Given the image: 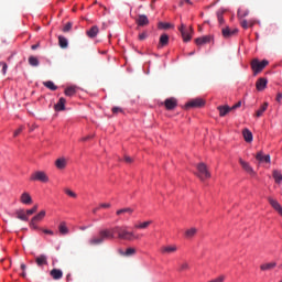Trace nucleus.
<instances>
[{
  "mask_svg": "<svg viewBox=\"0 0 282 282\" xmlns=\"http://www.w3.org/2000/svg\"><path fill=\"white\" fill-rule=\"evenodd\" d=\"M196 45H206V43H210V35H205L203 37H197L195 40Z\"/></svg>",
  "mask_w": 282,
  "mask_h": 282,
  "instance_id": "24",
  "label": "nucleus"
},
{
  "mask_svg": "<svg viewBox=\"0 0 282 282\" xmlns=\"http://www.w3.org/2000/svg\"><path fill=\"white\" fill-rule=\"evenodd\" d=\"M137 24L141 28H144V25H149V18L145 14H140L137 19Z\"/></svg>",
  "mask_w": 282,
  "mask_h": 282,
  "instance_id": "19",
  "label": "nucleus"
},
{
  "mask_svg": "<svg viewBox=\"0 0 282 282\" xmlns=\"http://www.w3.org/2000/svg\"><path fill=\"white\" fill-rule=\"evenodd\" d=\"M22 276H23V279H25V276H26V273H25V272H23V273H22Z\"/></svg>",
  "mask_w": 282,
  "mask_h": 282,
  "instance_id": "64",
  "label": "nucleus"
},
{
  "mask_svg": "<svg viewBox=\"0 0 282 282\" xmlns=\"http://www.w3.org/2000/svg\"><path fill=\"white\" fill-rule=\"evenodd\" d=\"M164 105H165V108L169 111H171V110L175 109V107H177V99L169 98V99L165 100Z\"/></svg>",
  "mask_w": 282,
  "mask_h": 282,
  "instance_id": "13",
  "label": "nucleus"
},
{
  "mask_svg": "<svg viewBox=\"0 0 282 282\" xmlns=\"http://www.w3.org/2000/svg\"><path fill=\"white\" fill-rule=\"evenodd\" d=\"M30 228H32L33 230H41L40 227L36 226V223L34 220H31L29 224Z\"/></svg>",
  "mask_w": 282,
  "mask_h": 282,
  "instance_id": "45",
  "label": "nucleus"
},
{
  "mask_svg": "<svg viewBox=\"0 0 282 282\" xmlns=\"http://www.w3.org/2000/svg\"><path fill=\"white\" fill-rule=\"evenodd\" d=\"M195 235H197V228H195V227H192V228L185 230L186 239H193V237H195Z\"/></svg>",
  "mask_w": 282,
  "mask_h": 282,
  "instance_id": "27",
  "label": "nucleus"
},
{
  "mask_svg": "<svg viewBox=\"0 0 282 282\" xmlns=\"http://www.w3.org/2000/svg\"><path fill=\"white\" fill-rule=\"evenodd\" d=\"M246 17H248L246 9H239L238 19L240 21V24L245 30H248V21L246 20Z\"/></svg>",
  "mask_w": 282,
  "mask_h": 282,
  "instance_id": "8",
  "label": "nucleus"
},
{
  "mask_svg": "<svg viewBox=\"0 0 282 282\" xmlns=\"http://www.w3.org/2000/svg\"><path fill=\"white\" fill-rule=\"evenodd\" d=\"M273 178L275 180L276 184H281V182H282L281 172H279L278 170H274L273 171Z\"/></svg>",
  "mask_w": 282,
  "mask_h": 282,
  "instance_id": "35",
  "label": "nucleus"
},
{
  "mask_svg": "<svg viewBox=\"0 0 282 282\" xmlns=\"http://www.w3.org/2000/svg\"><path fill=\"white\" fill-rule=\"evenodd\" d=\"M25 268H26L25 264L22 263L21 264V270H25Z\"/></svg>",
  "mask_w": 282,
  "mask_h": 282,
  "instance_id": "63",
  "label": "nucleus"
},
{
  "mask_svg": "<svg viewBox=\"0 0 282 282\" xmlns=\"http://www.w3.org/2000/svg\"><path fill=\"white\" fill-rule=\"evenodd\" d=\"M275 100H276V102H281V100H282V94L281 93L276 94Z\"/></svg>",
  "mask_w": 282,
  "mask_h": 282,
  "instance_id": "55",
  "label": "nucleus"
},
{
  "mask_svg": "<svg viewBox=\"0 0 282 282\" xmlns=\"http://www.w3.org/2000/svg\"><path fill=\"white\" fill-rule=\"evenodd\" d=\"M112 113H122V108H120V107H113V108H112Z\"/></svg>",
  "mask_w": 282,
  "mask_h": 282,
  "instance_id": "49",
  "label": "nucleus"
},
{
  "mask_svg": "<svg viewBox=\"0 0 282 282\" xmlns=\"http://www.w3.org/2000/svg\"><path fill=\"white\" fill-rule=\"evenodd\" d=\"M118 252L121 257H133L135 254V248H128L126 251L119 249Z\"/></svg>",
  "mask_w": 282,
  "mask_h": 282,
  "instance_id": "22",
  "label": "nucleus"
},
{
  "mask_svg": "<svg viewBox=\"0 0 282 282\" xmlns=\"http://www.w3.org/2000/svg\"><path fill=\"white\" fill-rule=\"evenodd\" d=\"M58 45H59V47H62V50H67L69 42L66 40L65 36L59 35L58 36Z\"/></svg>",
  "mask_w": 282,
  "mask_h": 282,
  "instance_id": "26",
  "label": "nucleus"
},
{
  "mask_svg": "<svg viewBox=\"0 0 282 282\" xmlns=\"http://www.w3.org/2000/svg\"><path fill=\"white\" fill-rule=\"evenodd\" d=\"M98 32H100V30L97 25H94L86 32V34L88 39H96V36H98Z\"/></svg>",
  "mask_w": 282,
  "mask_h": 282,
  "instance_id": "17",
  "label": "nucleus"
},
{
  "mask_svg": "<svg viewBox=\"0 0 282 282\" xmlns=\"http://www.w3.org/2000/svg\"><path fill=\"white\" fill-rule=\"evenodd\" d=\"M158 0H152V4H151V9L155 10V6H153V3H155Z\"/></svg>",
  "mask_w": 282,
  "mask_h": 282,
  "instance_id": "61",
  "label": "nucleus"
},
{
  "mask_svg": "<svg viewBox=\"0 0 282 282\" xmlns=\"http://www.w3.org/2000/svg\"><path fill=\"white\" fill-rule=\"evenodd\" d=\"M91 138H94V134L84 137L82 138V142H87V140H91Z\"/></svg>",
  "mask_w": 282,
  "mask_h": 282,
  "instance_id": "54",
  "label": "nucleus"
},
{
  "mask_svg": "<svg viewBox=\"0 0 282 282\" xmlns=\"http://www.w3.org/2000/svg\"><path fill=\"white\" fill-rule=\"evenodd\" d=\"M44 87H46L47 89H51V91H56L58 89L57 86L54 85V82L48 80V82H44L43 83Z\"/></svg>",
  "mask_w": 282,
  "mask_h": 282,
  "instance_id": "34",
  "label": "nucleus"
},
{
  "mask_svg": "<svg viewBox=\"0 0 282 282\" xmlns=\"http://www.w3.org/2000/svg\"><path fill=\"white\" fill-rule=\"evenodd\" d=\"M268 65H269L268 59H263L262 62H259V59H253L251 62V69L253 72V76L261 74V72H263V69H265Z\"/></svg>",
  "mask_w": 282,
  "mask_h": 282,
  "instance_id": "2",
  "label": "nucleus"
},
{
  "mask_svg": "<svg viewBox=\"0 0 282 282\" xmlns=\"http://www.w3.org/2000/svg\"><path fill=\"white\" fill-rule=\"evenodd\" d=\"M35 263L39 265V268H42V265H47V256L41 254L35 258Z\"/></svg>",
  "mask_w": 282,
  "mask_h": 282,
  "instance_id": "18",
  "label": "nucleus"
},
{
  "mask_svg": "<svg viewBox=\"0 0 282 282\" xmlns=\"http://www.w3.org/2000/svg\"><path fill=\"white\" fill-rule=\"evenodd\" d=\"M162 254H175L177 252V246L176 245H169L161 248Z\"/></svg>",
  "mask_w": 282,
  "mask_h": 282,
  "instance_id": "10",
  "label": "nucleus"
},
{
  "mask_svg": "<svg viewBox=\"0 0 282 282\" xmlns=\"http://www.w3.org/2000/svg\"><path fill=\"white\" fill-rule=\"evenodd\" d=\"M45 218V210H41L37 215H35L31 221H35L37 224V221H43V219Z\"/></svg>",
  "mask_w": 282,
  "mask_h": 282,
  "instance_id": "31",
  "label": "nucleus"
},
{
  "mask_svg": "<svg viewBox=\"0 0 282 282\" xmlns=\"http://www.w3.org/2000/svg\"><path fill=\"white\" fill-rule=\"evenodd\" d=\"M242 135L245 138V141L248 142V128H245V130L242 131Z\"/></svg>",
  "mask_w": 282,
  "mask_h": 282,
  "instance_id": "51",
  "label": "nucleus"
},
{
  "mask_svg": "<svg viewBox=\"0 0 282 282\" xmlns=\"http://www.w3.org/2000/svg\"><path fill=\"white\" fill-rule=\"evenodd\" d=\"M50 275L52 276V279H54V281H61V279H63V270L52 269L50 271Z\"/></svg>",
  "mask_w": 282,
  "mask_h": 282,
  "instance_id": "12",
  "label": "nucleus"
},
{
  "mask_svg": "<svg viewBox=\"0 0 282 282\" xmlns=\"http://www.w3.org/2000/svg\"><path fill=\"white\" fill-rule=\"evenodd\" d=\"M256 87H257L258 91H263V89H265V87H268V78H265V77L259 78L256 83Z\"/></svg>",
  "mask_w": 282,
  "mask_h": 282,
  "instance_id": "11",
  "label": "nucleus"
},
{
  "mask_svg": "<svg viewBox=\"0 0 282 282\" xmlns=\"http://www.w3.org/2000/svg\"><path fill=\"white\" fill-rule=\"evenodd\" d=\"M206 105V101L202 98H195L191 99L186 105L185 109H199L200 107H204Z\"/></svg>",
  "mask_w": 282,
  "mask_h": 282,
  "instance_id": "4",
  "label": "nucleus"
},
{
  "mask_svg": "<svg viewBox=\"0 0 282 282\" xmlns=\"http://www.w3.org/2000/svg\"><path fill=\"white\" fill-rule=\"evenodd\" d=\"M273 268H276V262L264 263L260 267L263 271L273 270Z\"/></svg>",
  "mask_w": 282,
  "mask_h": 282,
  "instance_id": "32",
  "label": "nucleus"
},
{
  "mask_svg": "<svg viewBox=\"0 0 282 282\" xmlns=\"http://www.w3.org/2000/svg\"><path fill=\"white\" fill-rule=\"evenodd\" d=\"M55 166L59 171H63L67 166V160L65 158H59L55 161Z\"/></svg>",
  "mask_w": 282,
  "mask_h": 282,
  "instance_id": "20",
  "label": "nucleus"
},
{
  "mask_svg": "<svg viewBox=\"0 0 282 282\" xmlns=\"http://www.w3.org/2000/svg\"><path fill=\"white\" fill-rule=\"evenodd\" d=\"M122 239L123 241H133V239H140V236H137L133 231L127 230L126 226H116L112 229H101L97 237H93L88 243L90 246H100L105 243L106 239Z\"/></svg>",
  "mask_w": 282,
  "mask_h": 282,
  "instance_id": "1",
  "label": "nucleus"
},
{
  "mask_svg": "<svg viewBox=\"0 0 282 282\" xmlns=\"http://www.w3.org/2000/svg\"><path fill=\"white\" fill-rule=\"evenodd\" d=\"M166 45H169V34L163 33V34L160 36L158 47H159V50H162V47H166Z\"/></svg>",
  "mask_w": 282,
  "mask_h": 282,
  "instance_id": "14",
  "label": "nucleus"
},
{
  "mask_svg": "<svg viewBox=\"0 0 282 282\" xmlns=\"http://www.w3.org/2000/svg\"><path fill=\"white\" fill-rule=\"evenodd\" d=\"M0 66H2V74L6 75L8 72V64H6V62H0Z\"/></svg>",
  "mask_w": 282,
  "mask_h": 282,
  "instance_id": "46",
  "label": "nucleus"
},
{
  "mask_svg": "<svg viewBox=\"0 0 282 282\" xmlns=\"http://www.w3.org/2000/svg\"><path fill=\"white\" fill-rule=\"evenodd\" d=\"M20 202L22 204H25L26 206H30V204H32V196H30V193L24 192L22 193V195L20 196Z\"/></svg>",
  "mask_w": 282,
  "mask_h": 282,
  "instance_id": "16",
  "label": "nucleus"
},
{
  "mask_svg": "<svg viewBox=\"0 0 282 282\" xmlns=\"http://www.w3.org/2000/svg\"><path fill=\"white\" fill-rule=\"evenodd\" d=\"M29 65H31L32 67H39V58H36L35 56H30Z\"/></svg>",
  "mask_w": 282,
  "mask_h": 282,
  "instance_id": "37",
  "label": "nucleus"
},
{
  "mask_svg": "<svg viewBox=\"0 0 282 282\" xmlns=\"http://www.w3.org/2000/svg\"><path fill=\"white\" fill-rule=\"evenodd\" d=\"M226 280V278L224 275H220L218 278H215L214 280H210L208 282H224Z\"/></svg>",
  "mask_w": 282,
  "mask_h": 282,
  "instance_id": "47",
  "label": "nucleus"
},
{
  "mask_svg": "<svg viewBox=\"0 0 282 282\" xmlns=\"http://www.w3.org/2000/svg\"><path fill=\"white\" fill-rule=\"evenodd\" d=\"M100 208H101V207H96V208H94V209H93L94 215H96V213H98V210H100Z\"/></svg>",
  "mask_w": 282,
  "mask_h": 282,
  "instance_id": "60",
  "label": "nucleus"
},
{
  "mask_svg": "<svg viewBox=\"0 0 282 282\" xmlns=\"http://www.w3.org/2000/svg\"><path fill=\"white\" fill-rule=\"evenodd\" d=\"M36 47H39V45H36V44H35V45H32V46H31V50H36Z\"/></svg>",
  "mask_w": 282,
  "mask_h": 282,
  "instance_id": "62",
  "label": "nucleus"
},
{
  "mask_svg": "<svg viewBox=\"0 0 282 282\" xmlns=\"http://www.w3.org/2000/svg\"><path fill=\"white\" fill-rule=\"evenodd\" d=\"M197 177H199V180L204 181L210 178V172L208 171V166H206L204 163H199L197 165Z\"/></svg>",
  "mask_w": 282,
  "mask_h": 282,
  "instance_id": "3",
  "label": "nucleus"
},
{
  "mask_svg": "<svg viewBox=\"0 0 282 282\" xmlns=\"http://www.w3.org/2000/svg\"><path fill=\"white\" fill-rule=\"evenodd\" d=\"M30 180L31 182H43V183L50 182V177L43 171H37L33 173Z\"/></svg>",
  "mask_w": 282,
  "mask_h": 282,
  "instance_id": "5",
  "label": "nucleus"
},
{
  "mask_svg": "<svg viewBox=\"0 0 282 282\" xmlns=\"http://www.w3.org/2000/svg\"><path fill=\"white\" fill-rule=\"evenodd\" d=\"M252 140H253L252 133L248 131V142H252Z\"/></svg>",
  "mask_w": 282,
  "mask_h": 282,
  "instance_id": "57",
  "label": "nucleus"
},
{
  "mask_svg": "<svg viewBox=\"0 0 282 282\" xmlns=\"http://www.w3.org/2000/svg\"><path fill=\"white\" fill-rule=\"evenodd\" d=\"M239 107H241V101H238L236 105H234L232 107L229 106H219L218 107V111H219V116L221 118H224V116H227L228 113H230V111L235 110V109H239Z\"/></svg>",
  "mask_w": 282,
  "mask_h": 282,
  "instance_id": "6",
  "label": "nucleus"
},
{
  "mask_svg": "<svg viewBox=\"0 0 282 282\" xmlns=\"http://www.w3.org/2000/svg\"><path fill=\"white\" fill-rule=\"evenodd\" d=\"M124 162H126V164H131L132 162H133V159L131 158V156H124Z\"/></svg>",
  "mask_w": 282,
  "mask_h": 282,
  "instance_id": "50",
  "label": "nucleus"
},
{
  "mask_svg": "<svg viewBox=\"0 0 282 282\" xmlns=\"http://www.w3.org/2000/svg\"><path fill=\"white\" fill-rule=\"evenodd\" d=\"M178 31L182 34V39L184 41V43H188V41H191V39H193V36H191V32H193V26L188 29H186V25L184 23L181 24V26L178 28Z\"/></svg>",
  "mask_w": 282,
  "mask_h": 282,
  "instance_id": "7",
  "label": "nucleus"
},
{
  "mask_svg": "<svg viewBox=\"0 0 282 282\" xmlns=\"http://www.w3.org/2000/svg\"><path fill=\"white\" fill-rule=\"evenodd\" d=\"M24 127L21 126L18 130L14 131L13 135L17 138V135L21 134L23 132Z\"/></svg>",
  "mask_w": 282,
  "mask_h": 282,
  "instance_id": "48",
  "label": "nucleus"
},
{
  "mask_svg": "<svg viewBox=\"0 0 282 282\" xmlns=\"http://www.w3.org/2000/svg\"><path fill=\"white\" fill-rule=\"evenodd\" d=\"M189 265H188V262H183L180 267V272H184L186 270H189Z\"/></svg>",
  "mask_w": 282,
  "mask_h": 282,
  "instance_id": "42",
  "label": "nucleus"
},
{
  "mask_svg": "<svg viewBox=\"0 0 282 282\" xmlns=\"http://www.w3.org/2000/svg\"><path fill=\"white\" fill-rule=\"evenodd\" d=\"M42 231L44 232V235H54V231L50 229H43Z\"/></svg>",
  "mask_w": 282,
  "mask_h": 282,
  "instance_id": "56",
  "label": "nucleus"
},
{
  "mask_svg": "<svg viewBox=\"0 0 282 282\" xmlns=\"http://www.w3.org/2000/svg\"><path fill=\"white\" fill-rule=\"evenodd\" d=\"M17 218L20 219L21 221H28L29 216H28V212L20 209L15 213Z\"/></svg>",
  "mask_w": 282,
  "mask_h": 282,
  "instance_id": "25",
  "label": "nucleus"
},
{
  "mask_svg": "<svg viewBox=\"0 0 282 282\" xmlns=\"http://www.w3.org/2000/svg\"><path fill=\"white\" fill-rule=\"evenodd\" d=\"M58 230L61 235H69V228H67V224L65 221L59 224Z\"/></svg>",
  "mask_w": 282,
  "mask_h": 282,
  "instance_id": "28",
  "label": "nucleus"
},
{
  "mask_svg": "<svg viewBox=\"0 0 282 282\" xmlns=\"http://www.w3.org/2000/svg\"><path fill=\"white\" fill-rule=\"evenodd\" d=\"M226 12V10H218L217 11V19H218V23L220 25H224V13Z\"/></svg>",
  "mask_w": 282,
  "mask_h": 282,
  "instance_id": "36",
  "label": "nucleus"
},
{
  "mask_svg": "<svg viewBox=\"0 0 282 282\" xmlns=\"http://www.w3.org/2000/svg\"><path fill=\"white\" fill-rule=\"evenodd\" d=\"M73 28L72 22H67L64 28H63V32H69Z\"/></svg>",
  "mask_w": 282,
  "mask_h": 282,
  "instance_id": "44",
  "label": "nucleus"
},
{
  "mask_svg": "<svg viewBox=\"0 0 282 282\" xmlns=\"http://www.w3.org/2000/svg\"><path fill=\"white\" fill-rule=\"evenodd\" d=\"M116 215H118V217H120L121 215H133V208L131 207H126V208H121L119 210L116 212Z\"/></svg>",
  "mask_w": 282,
  "mask_h": 282,
  "instance_id": "23",
  "label": "nucleus"
},
{
  "mask_svg": "<svg viewBox=\"0 0 282 282\" xmlns=\"http://www.w3.org/2000/svg\"><path fill=\"white\" fill-rule=\"evenodd\" d=\"M268 110V102H264L260 109L257 110L256 116L257 118H261V116H263V112H265Z\"/></svg>",
  "mask_w": 282,
  "mask_h": 282,
  "instance_id": "33",
  "label": "nucleus"
},
{
  "mask_svg": "<svg viewBox=\"0 0 282 282\" xmlns=\"http://www.w3.org/2000/svg\"><path fill=\"white\" fill-rule=\"evenodd\" d=\"M64 193H66V195H68V197H73L74 199H76V197H78V195H76V193L69 188H65Z\"/></svg>",
  "mask_w": 282,
  "mask_h": 282,
  "instance_id": "39",
  "label": "nucleus"
},
{
  "mask_svg": "<svg viewBox=\"0 0 282 282\" xmlns=\"http://www.w3.org/2000/svg\"><path fill=\"white\" fill-rule=\"evenodd\" d=\"M151 224H153V220L143 221V223H140L139 225H135L134 228H137L138 230H147V228Z\"/></svg>",
  "mask_w": 282,
  "mask_h": 282,
  "instance_id": "29",
  "label": "nucleus"
},
{
  "mask_svg": "<svg viewBox=\"0 0 282 282\" xmlns=\"http://www.w3.org/2000/svg\"><path fill=\"white\" fill-rule=\"evenodd\" d=\"M269 204L272 206V208H274V210H276V213H279V215H281L282 217V207L281 204H279V202L274 198H269Z\"/></svg>",
  "mask_w": 282,
  "mask_h": 282,
  "instance_id": "15",
  "label": "nucleus"
},
{
  "mask_svg": "<svg viewBox=\"0 0 282 282\" xmlns=\"http://www.w3.org/2000/svg\"><path fill=\"white\" fill-rule=\"evenodd\" d=\"M36 210H39L37 205L33 206L31 209H28L26 215L30 217V216L34 215V213H36Z\"/></svg>",
  "mask_w": 282,
  "mask_h": 282,
  "instance_id": "41",
  "label": "nucleus"
},
{
  "mask_svg": "<svg viewBox=\"0 0 282 282\" xmlns=\"http://www.w3.org/2000/svg\"><path fill=\"white\" fill-rule=\"evenodd\" d=\"M110 206H111L110 203H101V204L99 205V208H109Z\"/></svg>",
  "mask_w": 282,
  "mask_h": 282,
  "instance_id": "52",
  "label": "nucleus"
},
{
  "mask_svg": "<svg viewBox=\"0 0 282 282\" xmlns=\"http://www.w3.org/2000/svg\"><path fill=\"white\" fill-rule=\"evenodd\" d=\"M144 39H147V33L145 32L140 33L139 34V41H144Z\"/></svg>",
  "mask_w": 282,
  "mask_h": 282,
  "instance_id": "53",
  "label": "nucleus"
},
{
  "mask_svg": "<svg viewBox=\"0 0 282 282\" xmlns=\"http://www.w3.org/2000/svg\"><path fill=\"white\" fill-rule=\"evenodd\" d=\"M256 158L259 162H265V164H270V154L263 155L258 153Z\"/></svg>",
  "mask_w": 282,
  "mask_h": 282,
  "instance_id": "30",
  "label": "nucleus"
},
{
  "mask_svg": "<svg viewBox=\"0 0 282 282\" xmlns=\"http://www.w3.org/2000/svg\"><path fill=\"white\" fill-rule=\"evenodd\" d=\"M248 174L251 176H254V170H252L251 167H248Z\"/></svg>",
  "mask_w": 282,
  "mask_h": 282,
  "instance_id": "58",
  "label": "nucleus"
},
{
  "mask_svg": "<svg viewBox=\"0 0 282 282\" xmlns=\"http://www.w3.org/2000/svg\"><path fill=\"white\" fill-rule=\"evenodd\" d=\"M239 164L243 169V171H248V163H246V160L239 158Z\"/></svg>",
  "mask_w": 282,
  "mask_h": 282,
  "instance_id": "43",
  "label": "nucleus"
},
{
  "mask_svg": "<svg viewBox=\"0 0 282 282\" xmlns=\"http://www.w3.org/2000/svg\"><path fill=\"white\" fill-rule=\"evenodd\" d=\"M65 102H67V100L61 97L58 102L54 106L55 111H65Z\"/></svg>",
  "mask_w": 282,
  "mask_h": 282,
  "instance_id": "21",
  "label": "nucleus"
},
{
  "mask_svg": "<svg viewBox=\"0 0 282 282\" xmlns=\"http://www.w3.org/2000/svg\"><path fill=\"white\" fill-rule=\"evenodd\" d=\"M159 28H160L161 30H169V29L173 28V24H171V23H165V22H161V23L159 24Z\"/></svg>",
  "mask_w": 282,
  "mask_h": 282,
  "instance_id": "40",
  "label": "nucleus"
},
{
  "mask_svg": "<svg viewBox=\"0 0 282 282\" xmlns=\"http://www.w3.org/2000/svg\"><path fill=\"white\" fill-rule=\"evenodd\" d=\"M76 94V87L70 86L65 89V96H74Z\"/></svg>",
  "mask_w": 282,
  "mask_h": 282,
  "instance_id": "38",
  "label": "nucleus"
},
{
  "mask_svg": "<svg viewBox=\"0 0 282 282\" xmlns=\"http://www.w3.org/2000/svg\"><path fill=\"white\" fill-rule=\"evenodd\" d=\"M237 32H239L238 29H230V26H225L221 29V34H223L224 39H230V37L235 36L237 34Z\"/></svg>",
  "mask_w": 282,
  "mask_h": 282,
  "instance_id": "9",
  "label": "nucleus"
},
{
  "mask_svg": "<svg viewBox=\"0 0 282 282\" xmlns=\"http://www.w3.org/2000/svg\"><path fill=\"white\" fill-rule=\"evenodd\" d=\"M184 3L191 4L192 2H191V0H182V1L180 2V6H184Z\"/></svg>",
  "mask_w": 282,
  "mask_h": 282,
  "instance_id": "59",
  "label": "nucleus"
}]
</instances>
